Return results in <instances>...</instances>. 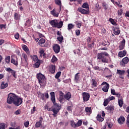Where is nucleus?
Returning <instances> with one entry per match:
<instances>
[{
	"label": "nucleus",
	"instance_id": "nucleus-1",
	"mask_svg": "<svg viewBox=\"0 0 129 129\" xmlns=\"http://www.w3.org/2000/svg\"><path fill=\"white\" fill-rule=\"evenodd\" d=\"M97 59H99V60H101L103 63H108V59H107L106 57H108L109 54L107 52L104 51L101 53H97Z\"/></svg>",
	"mask_w": 129,
	"mask_h": 129
},
{
	"label": "nucleus",
	"instance_id": "nucleus-2",
	"mask_svg": "<svg viewBox=\"0 0 129 129\" xmlns=\"http://www.w3.org/2000/svg\"><path fill=\"white\" fill-rule=\"evenodd\" d=\"M50 25L52 26V28H57V29H61L63 27V21H60L58 22V20L54 19L52 20L49 22Z\"/></svg>",
	"mask_w": 129,
	"mask_h": 129
},
{
	"label": "nucleus",
	"instance_id": "nucleus-3",
	"mask_svg": "<svg viewBox=\"0 0 129 129\" xmlns=\"http://www.w3.org/2000/svg\"><path fill=\"white\" fill-rule=\"evenodd\" d=\"M60 109H61V106L59 105L57 103L53 104V105L52 106V108L51 110V111L53 112L52 114V115L53 116V117H56L57 116V114H58V112L60 111Z\"/></svg>",
	"mask_w": 129,
	"mask_h": 129
},
{
	"label": "nucleus",
	"instance_id": "nucleus-4",
	"mask_svg": "<svg viewBox=\"0 0 129 129\" xmlns=\"http://www.w3.org/2000/svg\"><path fill=\"white\" fill-rule=\"evenodd\" d=\"M17 96H18L14 93L9 94L7 98V103L9 104H12V103H14Z\"/></svg>",
	"mask_w": 129,
	"mask_h": 129
},
{
	"label": "nucleus",
	"instance_id": "nucleus-5",
	"mask_svg": "<svg viewBox=\"0 0 129 129\" xmlns=\"http://www.w3.org/2000/svg\"><path fill=\"white\" fill-rule=\"evenodd\" d=\"M36 78L38 80V82L40 84V85L44 84L46 81V77H45V76H44V75L42 74L41 73L37 74Z\"/></svg>",
	"mask_w": 129,
	"mask_h": 129
},
{
	"label": "nucleus",
	"instance_id": "nucleus-6",
	"mask_svg": "<svg viewBox=\"0 0 129 129\" xmlns=\"http://www.w3.org/2000/svg\"><path fill=\"white\" fill-rule=\"evenodd\" d=\"M87 45L89 50H92V48H94V41H91V38L90 37L87 39Z\"/></svg>",
	"mask_w": 129,
	"mask_h": 129
},
{
	"label": "nucleus",
	"instance_id": "nucleus-7",
	"mask_svg": "<svg viewBox=\"0 0 129 129\" xmlns=\"http://www.w3.org/2000/svg\"><path fill=\"white\" fill-rule=\"evenodd\" d=\"M23 103V98L20 97H16V99L14 101V102H13V104L14 105H16V106H20L21 104Z\"/></svg>",
	"mask_w": 129,
	"mask_h": 129
},
{
	"label": "nucleus",
	"instance_id": "nucleus-8",
	"mask_svg": "<svg viewBox=\"0 0 129 129\" xmlns=\"http://www.w3.org/2000/svg\"><path fill=\"white\" fill-rule=\"evenodd\" d=\"M101 86L105 85L102 88V90L104 91V92H108V89H109V84L107 83L106 82H103L101 84Z\"/></svg>",
	"mask_w": 129,
	"mask_h": 129
},
{
	"label": "nucleus",
	"instance_id": "nucleus-9",
	"mask_svg": "<svg viewBox=\"0 0 129 129\" xmlns=\"http://www.w3.org/2000/svg\"><path fill=\"white\" fill-rule=\"evenodd\" d=\"M83 101H88L90 98V94L87 92H83L82 94Z\"/></svg>",
	"mask_w": 129,
	"mask_h": 129
},
{
	"label": "nucleus",
	"instance_id": "nucleus-10",
	"mask_svg": "<svg viewBox=\"0 0 129 129\" xmlns=\"http://www.w3.org/2000/svg\"><path fill=\"white\" fill-rule=\"evenodd\" d=\"M128 62H129L128 57H125L120 61V65L122 67H124L125 66V64H127V63H128Z\"/></svg>",
	"mask_w": 129,
	"mask_h": 129
},
{
	"label": "nucleus",
	"instance_id": "nucleus-11",
	"mask_svg": "<svg viewBox=\"0 0 129 129\" xmlns=\"http://www.w3.org/2000/svg\"><path fill=\"white\" fill-rule=\"evenodd\" d=\"M60 49L61 48L60 47V45H59V44H54L53 46V50L54 52H55V54H58V53L60 52Z\"/></svg>",
	"mask_w": 129,
	"mask_h": 129
},
{
	"label": "nucleus",
	"instance_id": "nucleus-12",
	"mask_svg": "<svg viewBox=\"0 0 129 129\" xmlns=\"http://www.w3.org/2000/svg\"><path fill=\"white\" fill-rule=\"evenodd\" d=\"M116 74L119 75L120 78H121V79H123V76H124V74H125V71L117 70Z\"/></svg>",
	"mask_w": 129,
	"mask_h": 129
},
{
	"label": "nucleus",
	"instance_id": "nucleus-13",
	"mask_svg": "<svg viewBox=\"0 0 129 129\" xmlns=\"http://www.w3.org/2000/svg\"><path fill=\"white\" fill-rule=\"evenodd\" d=\"M57 36H58L57 37V40L60 43H62V41H63V40H64V37H63V36H62V32H61V31H58L57 32Z\"/></svg>",
	"mask_w": 129,
	"mask_h": 129
},
{
	"label": "nucleus",
	"instance_id": "nucleus-14",
	"mask_svg": "<svg viewBox=\"0 0 129 129\" xmlns=\"http://www.w3.org/2000/svg\"><path fill=\"white\" fill-rule=\"evenodd\" d=\"M48 70H49V72H50L51 74H54V73H55L56 71V66L50 64L48 67Z\"/></svg>",
	"mask_w": 129,
	"mask_h": 129
},
{
	"label": "nucleus",
	"instance_id": "nucleus-15",
	"mask_svg": "<svg viewBox=\"0 0 129 129\" xmlns=\"http://www.w3.org/2000/svg\"><path fill=\"white\" fill-rule=\"evenodd\" d=\"M78 12H79V13H81L83 15H89V10H85L81 8H79L78 9Z\"/></svg>",
	"mask_w": 129,
	"mask_h": 129
},
{
	"label": "nucleus",
	"instance_id": "nucleus-16",
	"mask_svg": "<svg viewBox=\"0 0 129 129\" xmlns=\"http://www.w3.org/2000/svg\"><path fill=\"white\" fill-rule=\"evenodd\" d=\"M124 46H125V39H124V38H123V40L119 45V50L120 51H121V50H123V49L124 48Z\"/></svg>",
	"mask_w": 129,
	"mask_h": 129
},
{
	"label": "nucleus",
	"instance_id": "nucleus-17",
	"mask_svg": "<svg viewBox=\"0 0 129 129\" xmlns=\"http://www.w3.org/2000/svg\"><path fill=\"white\" fill-rule=\"evenodd\" d=\"M63 97L66 100L70 101V99H71V93L70 92H66V94L64 95Z\"/></svg>",
	"mask_w": 129,
	"mask_h": 129
},
{
	"label": "nucleus",
	"instance_id": "nucleus-18",
	"mask_svg": "<svg viewBox=\"0 0 129 129\" xmlns=\"http://www.w3.org/2000/svg\"><path fill=\"white\" fill-rule=\"evenodd\" d=\"M51 96V100L53 104L56 103V99L55 98V93L54 92H51L50 93Z\"/></svg>",
	"mask_w": 129,
	"mask_h": 129
},
{
	"label": "nucleus",
	"instance_id": "nucleus-19",
	"mask_svg": "<svg viewBox=\"0 0 129 129\" xmlns=\"http://www.w3.org/2000/svg\"><path fill=\"white\" fill-rule=\"evenodd\" d=\"M126 55V50H124L123 51H119L118 53V57L120 58H122V57H124Z\"/></svg>",
	"mask_w": 129,
	"mask_h": 129
},
{
	"label": "nucleus",
	"instance_id": "nucleus-20",
	"mask_svg": "<svg viewBox=\"0 0 129 129\" xmlns=\"http://www.w3.org/2000/svg\"><path fill=\"white\" fill-rule=\"evenodd\" d=\"M14 19L15 21H20L21 20V15H20V13L17 12L14 13Z\"/></svg>",
	"mask_w": 129,
	"mask_h": 129
},
{
	"label": "nucleus",
	"instance_id": "nucleus-21",
	"mask_svg": "<svg viewBox=\"0 0 129 129\" xmlns=\"http://www.w3.org/2000/svg\"><path fill=\"white\" fill-rule=\"evenodd\" d=\"M80 73H77L75 75V79L74 81L76 83H78L80 81Z\"/></svg>",
	"mask_w": 129,
	"mask_h": 129
},
{
	"label": "nucleus",
	"instance_id": "nucleus-22",
	"mask_svg": "<svg viewBox=\"0 0 129 129\" xmlns=\"http://www.w3.org/2000/svg\"><path fill=\"white\" fill-rule=\"evenodd\" d=\"M55 5H57L58 6H59V12L60 13V12H61V10L62 9V3L61 2V1L60 0H55L54 1Z\"/></svg>",
	"mask_w": 129,
	"mask_h": 129
},
{
	"label": "nucleus",
	"instance_id": "nucleus-23",
	"mask_svg": "<svg viewBox=\"0 0 129 129\" xmlns=\"http://www.w3.org/2000/svg\"><path fill=\"white\" fill-rule=\"evenodd\" d=\"M22 48L23 50H24V51H25L26 53H27V54H30V50L29 49V48H28V46H27V45L23 44L22 45Z\"/></svg>",
	"mask_w": 129,
	"mask_h": 129
},
{
	"label": "nucleus",
	"instance_id": "nucleus-24",
	"mask_svg": "<svg viewBox=\"0 0 129 129\" xmlns=\"http://www.w3.org/2000/svg\"><path fill=\"white\" fill-rule=\"evenodd\" d=\"M124 121H125V118H124V117L123 116H120L118 119V122L119 124H122Z\"/></svg>",
	"mask_w": 129,
	"mask_h": 129
},
{
	"label": "nucleus",
	"instance_id": "nucleus-25",
	"mask_svg": "<svg viewBox=\"0 0 129 129\" xmlns=\"http://www.w3.org/2000/svg\"><path fill=\"white\" fill-rule=\"evenodd\" d=\"M36 61L37 62H36L34 64V68H39L40 67V66L41 65V63H43V61L40 59Z\"/></svg>",
	"mask_w": 129,
	"mask_h": 129
},
{
	"label": "nucleus",
	"instance_id": "nucleus-26",
	"mask_svg": "<svg viewBox=\"0 0 129 129\" xmlns=\"http://www.w3.org/2000/svg\"><path fill=\"white\" fill-rule=\"evenodd\" d=\"M46 40H45V39L41 38L39 40L38 44H39L41 47H45V45H43V44H44Z\"/></svg>",
	"mask_w": 129,
	"mask_h": 129
},
{
	"label": "nucleus",
	"instance_id": "nucleus-27",
	"mask_svg": "<svg viewBox=\"0 0 129 129\" xmlns=\"http://www.w3.org/2000/svg\"><path fill=\"white\" fill-rule=\"evenodd\" d=\"M51 15H52L54 17H56V18H58L59 17V13H56V10H55V9H53L52 11L50 12Z\"/></svg>",
	"mask_w": 129,
	"mask_h": 129
},
{
	"label": "nucleus",
	"instance_id": "nucleus-28",
	"mask_svg": "<svg viewBox=\"0 0 129 129\" xmlns=\"http://www.w3.org/2000/svg\"><path fill=\"white\" fill-rule=\"evenodd\" d=\"M105 109H106V110H108V111H112L114 110V106L111 105H108L107 107L105 108Z\"/></svg>",
	"mask_w": 129,
	"mask_h": 129
},
{
	"label": "nucleus",
	"instance_id": "nucleus-29",
	"mask_svg": "<svg viewBox=\"0 0 129 129\" xmlns=\"http://www.w3.org/2000/svg\"><path fill=\"white\" fill-rule=\"evenodd\" d=\"M9 86V84L8 83H5V82H3L1 84V89H5Z\"/></svg>",
	"mask_w": 129,
	"mask_h": 129
},
{
	"label": "nucleus",
	"instance_id": "nucleus-30",
	"mask_svg": "<svg viewBox=\"0 0 129 129\" xmlns=\"http://www.w3.org/2000/svg\"><path fill=\"white\" fill-rule=\"evenodd\" d=\"M97 120L101 122L103 121V120H104V117H101V115L98 114L97 116Z\"/></svg>",
	"mask_w": 129,
	"mask_h": 129
},
{
	"label": "nucleus",
	"instance_id": "nucleus-31",
	"mask_svg": "<svg viewBox=\"0 0 129 129\" xmlns=\"http://www.w3.org/2000/svg\"><path fill=\"white\" fill-rule=\"evenodd\" d=\"M25 26L26 27H31L32 26V22H31V20L28 19L26 21V23H25Z\"/></svg>",
	"mask_w": 129,
	"mask_h": 129
},
{
	"label": "nucleus",
	"instance_id": "nucleus-32",
	"mask_svg": "<svg viewBox=\"0 0 129 129\" xmlns=\"http://www.w3.org/2000/svg\"><path fill=\"white\" fill-rule=\"evenodd\" d=\"M92 87H97V82L95 79L92 80Z\"/></svg>",
	"mask_w": 129,
	"mask_h": 129
},
{
	"label": "nucleus",
	"instance_id": "nucleus-33",
	"mask_svg": "<svg viewBox=\"0 0 129 129\" xmlns=\"http://www.w3.org/2000/svg\"><path fill=\"white\" fill-rule=\"evenodd\" d=\"M30 57H31V58L32 59V60L34 61V62H37V61H38V60H40L38 58V56L37 55H31Z\"/></svg>",
	"mask_w": 129,
	"mask_h": 129
},
{
	"label": "nucleus",
	"instance_id": "nucleus-34",
	"mask_svg": "<svg viewBox=\"0 0 129 129\" xmlns=\"http://www.w3.org/2000/svg\"><path fill=\"white\" fill-rule=\"evenodd\" d=\"M11 63H12V64H14V65H15V66H18V65H19V63L18 62V58H17V60H16V59H15L13 58V57H12Z\"/></svg>",
	"mask_w": 129,
	"mask_h": 129
},
{
	"label": "nucleus",
	"instance_id": "nucleus-35",
	"mask_svg": "<svg viewBox=\"0 0 129 129\" xmlns=\"http://www.w3.org/2000/svg\"><path fill=\"white\" fill-rule=\"evenodd\" d=\"M118 103L120 107H122V105H123V99L122 98H121L120 99H118Z\"/></svg>",
	"mask_w": 129,
	"mask_h": 129
},
{
	"label": "nucleus",
	"instance_id": "nucleus-36",
	"mask_svg": "<svg viewBox=\"0 0 129 129\" xmlns=\"http://www.w3.org/2000/svg\"><path fill=\"white\" fill-rule=\"evenodd\" d=\"M22 57L24 59V61L25 63H28V56L26 54V53H23L22 55Z\"/></svg>",
	"mask_w": 129,
	"mask_h": 129
},
{
	"label": "nucleus",
	"instance_id": "nucleus-37",
	"mask_svg": "<svg viewBox=\"0 0 129 129\" xmlns=\"http://www.w3.org/2000/svg\"><path fill=\"white\" fill-rule=\"evenodd\" d=\"M76 52H77V53H76ZM74 53L75 55H76V54H78V55L79 56H81V55L82 54V52H81L80 51V49H78L76 50H74Z\"/></svg>",
	"mask_w": 129,
	"mask_h": 129
},
{
	"label": "nucleus",
	"instance_id": "nucleus-38",
	"mask_svg": "<svg viewBox=\"0 0 129 129\" xmlns=\"http://www.w3.org/2000/svg\"><path fill=\"white\" fill-rule=\"evenodd\" d=\"M110 101L109 100V99H108V98L107 99H106L104 100L103 105H104V106H107L108 103H109Z\"/></svg>",
	"mask_w": 129,
	"mask_h": 129
},
{
	"label": "nucleus",
	"instance_id": "nucleus-39",
	"mask_svg": "<svg viewBox=\"0 0 129 129\" xmlns=\"http://www.w3.org/2000/svg\"><path fill=\"white\" fill-rule=\"evenodd\" d=\"M102 7L104 8L105 11H107L108 9V5L106 4V3L102 2Z\"/></svg>",
	"mask_w": 129,
	"mask_h": 129
},
{
	"label": "nucleus",
	"instance_id": "nucleus-40",
	"mask_svg": "<svg viewBox=\"0 0 129 129\" xmlns=\"http://www.w3.org/2000/svg\"><path fill=\"white\" fill-rule=\"evenodd\" d=\"M109 22H110L112 25H113L114 26H117V24H116V22L113 20L112 18H109Z\"/></svg>",
	"mask_w": 129,
	"mask_h": 129
},
{
	"label": "nucleus",
	"instance_id": "nucleus-41",
	"mask_svg": "<svg viewBox=\"0 0 129 129\" xmlns=\"http://www.w3.org/2000/svg\"><path fill=\"white\" fill-rule=\"evenodd\" d=\"M74 28V25L72 24V23H70L68 25V30L70 31V30H72Z\"/></svg>",
	"mask_w": 129,
	"mask_h": 129
},
{
	"label": "nucleus",
	"instance_id": "nucleus-42",
	"mask_svg": "<svg viewBox=\"0 0 129 129\" xmlns=\"http://www.w3.org/2000/svg\"><path fill=\"white\" fill-rule=\"evenodd\" d=\"M52 63H56L57 61H58V59H57V57L55 55H53L52 58L51 60Z\"/></svg>",
	"mask_w": 129,
	"mask_h": 129
},
{
	"label": "nucleus",
	"instance_id": "nucleus-43",
	"mask_svg": "<svg viewBox=\"0 0 129 129\" xmlns=\"http://www.w3.org/2000/svg\"><path fill=\"white\" fill-rule=\"evenodd\" d=\"M71 125L72 127H73L74 128H75V127H77V125L74 120H71Z\"/></svg>",
	"mask_w": 129,
	"mask_h": 129
},
{
	"label": "nucleus",
	"instance_id": "nucleus-44",
	"mask_svg": "<svg viewBox=\"0 0 129 129\" xmlns=\"http://www.w3.org/2000/svg\"><path fill=\"white\" fill-rule=\"evenodd\" d=\"M5 62H6V63L9 64V63H10V62H11V56H7L5 58Z\"/></svg>",
	"mask_w": 129,
	"mask_h": 129
},
{
	"label": "nucleus",
	"instance_id": "nucleus-45",
	"mask_svg": "<svg viewBox=\"0 0 129 129\" xmlns=\"http://www.w3.org/2000/svg\"><path fill=\"white\" fill-rule=\"evenodd\" d=\"M77 127L81 126L82 125V120H79L76 123Z\"/></svg>",
	"mask_w": 129,
	"mask_h": 129
},
{
	"label": "nucleus",
	"instance_id": "nucleus-46",
	"mask_svg": "<svg viewBox=\"0 0 129 129\" xmlns=\"http://www.w3.org/2000/svg\"><path fill=\"white\" fill-rule=\"evenodd\" d=\"M42 125V122H40V121L36 122L35 124V127L38 128L40 127V126H41Z\"/></svg>",
	"mask_w": 129,
	"mask_h": 129
},
{
	"label": "nucleus",
	"instance_id": "nucleus-47",
	"mask_svg": "<svg viewBox=\"0 0 129 129\" xmlns=\"http://www.w3.org/2000/svg\"><path fill=\"white\" fill-rule=\"evenodd\" d=\"M7 127L6 125V123H0V129H6Z\"/></svg>",
	"mask_w": 129,
	"mask_h": 129
},
{
	"label": "nucleus",
	"instance_id": "nucleus-48",
	"mask_svg": "<svg viewBox=\"0 0 129 129\" xmlns=\"http://www.w3.org/2000/svg\"><path fill=\"white\" fill-rule=\"evenodd\" d=\"M113 34H114V35H116V36H118V35H119L120 34V30H114Z\"/></svg>",
	"mask_w": 129,
	"mask_h": 129
},
{
	"label": "nucleus",
	"instance_id": "nucleus-49",
	"mask_svg": "<svg viewBox=\"0 0 129 129\" xmlns=\"http://www.w3.org/2000/svg\"><path fill=\"white\" fill-rule=\"evenodd\" d=\"M123 13V10L122 9H120L119 10L117 11L118 16H121Z\"/></svg>",
	"mask_w": 129,
	"mask_h": 129
},
{
	"label": "nucleus",
	"instance_id": "nucleus-50",
	"mask_svg": "<svg viewBox=\"0 0 129 129\" xmlns=\"http://www.w3.org/2000/svg\"><path fill=\"white\" fill-rule=\"evenodd\" d=\"M61 72H57L55 76V78L58 79V78L61 76Z\"/></svg>",
	"mask_w": 129,
	"mask_h": 129
},
{
	"label": "nucleus",
	"instance_id": "nucleus-51",
	"mask_svg": "<svg viewBox=\"0 0 129 129\" xmlns=\"http://www.w3.org/2000/svg\"><path fill=\"white\" fill-rule=\"evenodd\" d=\"M82 7L84 9H88L89 8V6H88V4L87 3H84Z\"/></svg>",
	"mask_w": 129,
	"mask_h": 129
},
{
	"label": "nucleus",
	"instance_id": "nucleus-52",
	"mask_svg": "<svg viewBox=\"0 0 129 129\" xmlns=\"http://www.w3.org/2000/svg\"><path fill=\"white\" fill-rule=\"evenodd\" d=\"M85 111L86 112H89V113L91 112V107H86L85 108Z\"/></svg>",
	"mask_w": 129,
	"mask_h": 129
},
{
	"label": "nucleus",
	"instance_id": "nucleus-53",
	"mask_svg": "<svg viewBox=\"0 0 129 129\" xmlns=\"http://www.w3.org/2000/svg\"><path fill=\"white\" fill-rule=\"evenodd\" d=\"M7 29V25L6 24H0V30H3V28Z\"/></svg>",
	"mask_w": 129,
	"mask_h": 129
},
{
	"label": "nucleus",
	"instance_id": "nucleus-54",
	"mask_svg": "<svg viewBox=\"0 0 129 129\" xmlns=\"http://www.w3.org/2000/svg\"><path fill=\"white\" fill-rule=\"evenodd\" d=\"M95 8L96 11H99V10L101 9L100 6L98 4V3L96 4Z\"/></svg>",
	"mask_w": 129,
	"mask_h": 129
},
{
	"label": "nucleus",
	"instance_id": "nucleus-55",
	"mask_svg": "<svg viewBox=\"0 0 129 129\" xmlns=\"http://www.w3.org/2000/svg\"><path fill=\"white\" fill-rule=\"evenodd\" d=\"M12 75H13V77H15L16 79H17V72L15 71L14 70L11 72Z\"/></svg>",
	"mask_w": 129,
	"mask_h": 129
},
{
	"label": "nucleus",
	"instance_id": "nucleus-56",
	"mask_svg": "<svg viewBox=\"0 0 129 129\" xmlns=\"http://www.w3.org/2000/svg\"><path fill=\"white\" fill-rule=\"evenodd\" d=\"M29 124H30V122L29 121H26L24 123V125L25 127H29Z\"/></svg>",
	"mask_w": 129,
	"mask_h": 129
},
{
	"label": "nucleus",
	"instance_id": "nucleus-57",
	"mask_svg": "<svg viewBox=\"0 0 129 129\" xmlns=\"http://www.w3.org/2000/svg\"><path fill=\"white\" fill-rule=\"evenodd\" d=\"M102 46H104V47H105V46H106L107 45V46H109V45H110V43H109V42L107 41V42H103L102 43Z\"/></svg>",
	"mask_w": 129,
	"mask_h": 129
},
{
	"label": "nucleus",
	"instance_id": "nucleus-58",
	"mask_svg": "<svg viewBox=\"0 0 129 129\" xmlns=\"http://www.w3.org/2000/svg\"><path fill=\"white\" fill-rule=\"evenodd\" d=\"M39 95H40V98L42 100H45L44 94L40 93Z\"/></svg>",
	"mask_w": 129,
	"mask_h": 129
},
{
	"label": "nucleus",
	"instance_id": "nucleus-59",
	"mask_svg": "<svg viewBox=\"0 0 129 129\" xmlns=\"http://www.w3.org/2000/svg\"><path fill=\"white\" fill-rule=\"evenodd\" d=\"M106 123L109 128H111L112 127V123H111V122H107Z\"/></svg>",
	"mask_w": 129,
	"mask_h": 129
},
{
	"label": "nucleus",
	"instance_id": "nucleus-60",
	"mask_svg": "<svg viewBox=\"0 0 129 129\" xmlns=\"http://www.w3.org/2000/svg\"><path fill=\"white\" fill-rule=\"evenodd\" d=\"M93 68L94 70H98V71H100L101 70V69L100 68V67L98 66L94 67Z\"/></svg>",
	"mask_w": 129,
	"mask_h": 129
},
{
	"label": "nucleus",
	"instance_id": "nucleus-61",
	"mask_svg": "<svg viewBox=\"0 0 129 129\" xmlns=\"http://www.w3.org/2000/svg\"><path fill=\"white\" fill-rule=\"evenodd\" d=\"M36 107H33V109H31V114H34V113H35V112L36 111Z\"/></svg>",
	"mask_w": 129,
	"mask_h": 129
},
{
	"label": "nucleus",
	"instance_id": "nucleus-62",
	"mask_svg": "<svg viewBox=\"0 0 129 129\" xmlns=\"http://www.w3.org/2000/svg\"><path fill=\"white\" fill-rule=\"evenodd\" d=\"M6 71L7 72H13L14 70L11 69L10 68H7L6 69Z\"/></svg>",
	"mask_w": 129,
	"mask_h": 129
},
{
	"label": "nucleus",
	"instance_id": "nucleus-63",
	"mask_svg": "<svg viewBox=\"0 0 129 129\" xmlns=\"http://www.w3.org/2000/svg\"><path fill=\"white\" fill-rule=\"evenodd\" d=\"M15 38L16 40H19V38H20V34L19 33H17L15 35Z\"/></svg>",
	"mask_w": 129,
	"mask_h": 129
},
{
	"label": "nucleus",
	"instance_id": "nucleus-64",
	"mask_svg": "<svg viewBox=\"0 0 129 129\" xmlns=\"http://www.w3.org/2000/svg\"><path fill=\"white\" fill-rule=\"evenodd\" d=\"M15 114H16V115H18V114H21V109H18L16 111H15Z\"/></svg>",
	"mask_w": 129,
	"mask_h": 129
}]
</instances>
